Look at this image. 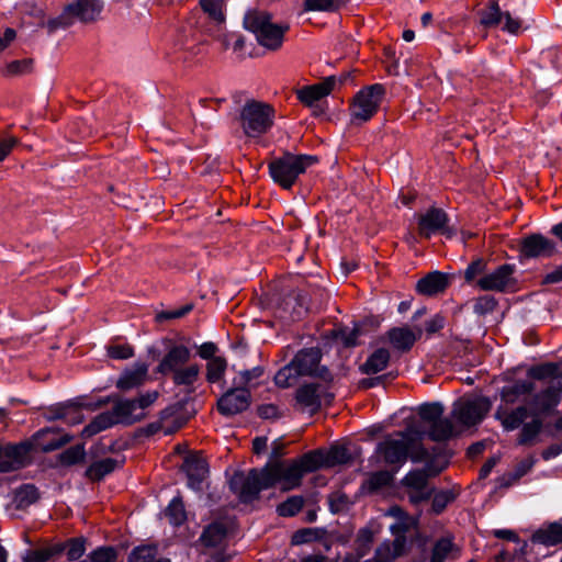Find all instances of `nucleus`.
Listing matches in <instances>:
<instances>
[{
	"mask_svg": "<svg viewBox=\"0 0 562 562\" xmlns=\"http://www.w3.org/2000/svg\"><path fill=\"white\" fill-rule=\"evenodd\" d=\"M528 376L536 380H544L547 378H553L554 381L560 379L558 374V366L555 363H544L540 366L531 367L528 370ZM562 376V374H561Z\"/></svg>",
	"mask_w": 562,
	"mask_h": 562,
	"instance_id": "nucleus-48",
	"label": "nucleus"
},
{
	"mask_svg": "<svg viewBox=\"0 0 562 562\" xmlns=\"http://www.w3.org/2000/svg\"><path fill=\"white\" fill-rule=\"evenodd\" d=\"M148 378V364L136 362L132 368H126L117 379L115 386L123 392L139 387Z\"/></svg>",
	"mask_w": 562,
	"mask_h": 562,
	"instance_id": "nucleus-22",
	"label": "nucleus"
},
{
	"mask_svg": "<svg viewBox=\"0 0 562 562\" xmlns=\"http://www.w3.org/2000/svg\"><path fill=\"white\" fill-rule=\"evenodd\" d=\"M334 394L324 391L317 383H308L300 386L295 393V401L302 408H307L311 414L318 412L323 404L329 405Z\"/></svg>",
	"mask_w": 562,
	"mask_h": 562,
	"instance_id": "nucleus-15",
	"label": "nucleus"
},
{
	"mask_svg": "<svg viewBox=\"0 0 562 562\" xmlns=\"http://www.w3.org/2000/svg\"><path fill=\"white\" fill-rule=\"evenodd\" d=\"M172 382L176 385L192 386L199 379L200 367L198 364H190L188 367H181L171 373Z\"/></svg>",
	"mask_w": 562,
	"mask_h": 562,
	"instance_id": "nucleus-37",
	"label": "nucleus"
},
{
	"mask_svg": "<svg viewBox=\"0 0 562 562\" xmlns=\"http://www.w3.org/2000/svg\"><path fill=\"white\" fill-rule=\"evenodd\" d=\"M72 440V436L68 434H59L56 428H44L36 431L32 440V450L34 448L40 449L42 452H50L57 450Z\"/></svg>",
	"mask_w": 562,
	"mask_h": 562,
	"instance_id": "nucleus-18",
	"label": "nucleus"
},
{
	"mask_svg": "<svg viewBox=\"0 0 562 562\" xmlns=\"http://www.w3.org/2000/svg\"><path fill=\"white\" fill-rule=\"evenodd\" d=\"M531 416L526 405H520L513 411L504 409L499 406L495 412V418L501 420L505 430L512 431L525 424V420Z\"/></svg>",
	"mask_w": 562,
	"mask_h": 562,
	"instance_id": "nucleus-26",
	"label": "nucleus"
},
{
	"mask_svg": "<svg viewBox=\"0 0 562 562\" xmlns=\"http://www.w3.org/2000/svg\"><path fill=\"white\" fill-rule=\"evenodd\" d=\"M303 475L297 460L288 465L281 461H273L261 469H251L247 474L243 471L235 472L229 480V490L241 503L248 504L257 499L262 490L272 487L279 481L284 482L286 490L299 486Z\"/></svg>",
	"mask_w": 562,
	"mask_h": 562,
	"instance_id": "nucleus-1",
	"label": "nucleus"
},
{
	"mask_svg": "<svg viewBox=\"0 0 562 562\" xmlns=\"http://www.w3.org/2000/svg\"><path fill=\"white\" fill-rule=\"evenodd\" d=\"M447 223V213L442 209L431 206L426 213L418 216V233L420 236L429 238Z\"/></svg>",
	"mask_w": 562,
	"mask_h": 562,
	"instance_id": "nucleus-20",
	"label": "nucleus"
},
{
	"mask_svg": "<svg viewBox=\"0 0 562 562\" xmlns=\"http://www.w3.org/2000/svg\"><path fill=\"white\" fill-rule=\"evenodd\" d=\"M296 376L297 375H295L294 369L290 362L277 372L274 375V382L280 387H289L291 385V380Z\"/></svg>",
	"mask_w": 562,
	"mask_h": 562,
	"instance_id": "nucleus-63",
	"label": "nucleus"
},
{
	"mask_svg": "<svg viewBox=\"0 0 562 562\" xmlns=\"http://www.w3.org/2000/svg\"><path fill=\"white\" fill-rule=\"evenodd\" d=\"M390 361V352L385 348H379L373 351L367 361L360 366L364 374H375L386 368Z\"/></svg>",
	"mask_w": 562,
	"mask_h": 562,
	"instance_id": "nucleus-32",
	"label": "nucleus"
},
{
	"mask_svg": "<svg viewBox=\"0 0 562 562\" xmlns=\"http://www.w3.org/2000/svg\"><path fill=\"white\" fill-rule=\"evenodd\" d=\"M322 352L318 348H306L300 350L291 361L295 375H308L323 380L324 382H331L333 375L329 370L319 366Z\"/></svg>",
	"mask_w": 562,
	"mask_h": 562,
	"instance_id": "nucleus-9",
	"label": "nucleus"
},
{
	"mask_svg": "<svg viewBox=\"0 0 562 562\" xmlns=\"http://www.w3.org/2000/svg\"><path fill=\"white\" fill-rule=\"evenodd\" d=\"M497 304H498V302L493 295L485 294V295L479 296L475 300L474 305H473V311L479 316H484L488 313L494 312L495 308L497 307Z\"/></svg>",
	"mask_w": 562,
	"mask_h": 562,
	"instance_id": "nucleus-56",
	"label": "nucleus"
},
{
	"mask_svg": "<svg viewBox=\"0 0 562 562\" xmlns=\"http://www.w3.org/2000/svg\"><path fill=\"white\" fill-rule=\"evenodd\" d=\"M32 442L0 443V473L20 470L31 463Z\"/></svg>",
	"mask_w": 562,
	"mask_h": 562,
	"instance_id": "nucleus-12",
	"label": "nucleus"
},
{
	"mask_svg": "<svg viewBox=\"0 0 562 562\" xmlns=\"http://www.w3.org/2000/svg\"><path fill=\"white\" fill-rule=\"evenodd\" d=\"M304 499L302 496L289 497L285 502L281 503L277 512L282 517H291L297 514L303 507Z\"/></svg>",
	"mask_w": 562,
	"mask_h": 562,
	"instance_id": "nucleus-54",
	"label": "nucleus"
},
{
	"mask_svg": "<svg viewBox=\"0 0 562 562\" xmlns=\"http://www.w3.org/2000/svg\"><path fill=\"white\" fill-rule=\"evenodd\" d=\"M326 530L319 528H304L295 531L292 536L293 544H303L314 540H323Z\"/></svg>",
	"mask_w": 562,
	"mask_h": 562,
	"instance_id": "nucleus-47",
	"label": "nucleus"
},
{
	"mask_svg": "<svg viewBox=\"0 0 562 562\" xmlns=\"http://www.w3.org/2000/svg\"><path fill=\"white\" fill-rule=\"evenodd\" d=\"M318 158L312 155H295L285 151L283 156L269 162V175L281 188L290 190L306 168L316 164Z\"/></svg>",
	"mask_w": 562,
	"mask_h": 562,
	"instance_id": "nucleus-4",
	"label": "nucleus"
},
{
	"mask_svg": "<svg viewBox=\"0 0 562 562\" xmlns=\"http://www.w3.org/2000/svg\"><path fill=\"white\" fill-rule=\"evenodd\" d=\"M337 82L335 76H329L321 83L303 87L296 91L297 99L306 106H314L317 101L328 95Z\"/></svg>",
	"mask_w": 562,
	"mask_h": 562,
	"instance_id": "nucleus-21",
	"label": "nucleus"
},
{
	"mask_svg": "<svg viewBox=\"0 0 562 562\" xmlns=\"http://www.w3.org/2000/svg\"><path fill=\"white\" fill-rule=\"evenodd\" d=\"M80 405L74 401H68L66 403L56 404L47 408L44 413V417L48 422L65 419L70 409L78 411Z\"/></svg>",
	"mask_w": 562,
	"mask_h": 562,
	"instance_id": "nucleus-45",
	"label": "nucleus"
},
{
	"mask_svg": "<svg viewBox=\"0 0 562 562\" xmlns=\"http://www.w3.org/2000/svg\"><path fill=\"white\" fill-rule=\"evenodd\" d=\"M65 551L69 561H77L86 551V539L82 537L71 538L66 543Z\"/></svg>",
	"mask_w": 562,
	"mask_h": 562,
	"instance_id": "nucleus-51",
	"label": "nucleus"
},
{
	"mask_svg": "<svg viewBox=\"0 0 562 562\" xmlns=\"http://www.w3.org/2000/svg\"><path fill=\"white\" fill-rule=\"evenodd\" d=\"M423 329L416 327V331L407 326L393 327L387 331V337L394 349L406 352L412 349L415 341L422 337Z\"/></svg>",
	"mask_w": 562,
	"mask_h": 562,
	"instance_id": "nucleus-24",
	"label": "nucleus"
},
{
	"mask_svg": "<svg viewBox=\"0 0 562 562\" xmlns=\"http://www.w3.org/2000/svg\"><path fill=\"white\" fill-rule=\"evenodd\" d=\"M201 8L205 13L217 22L224 21L222 12V0H200Z\"/></svg>",
	"mask_w": 562,
	"mask_h": 562,
	"instance_id": "nucleus-60",
	"label": "nucleus"
},
{
	"mask_svg": "<svg viewBox=\"0 0 562 562\" xmlns=\"http://www.w3.org/2000/svg\"><path fill=\"white\" fill-rule=\"evenodd\" d=\"M273 117L274 109L256 100H248L240 111L241 127L249 137L267 133L273 124Z\"/></svg>",
	"mask_w": 562,
	"mask_h": 562,
	"instance_id": "nucleus-6",
	"label": "nucleus"
},
{
	"mask_svg": "<svg viewBox=\"0 0 562 562\" xmlns=\"http://www.w3.org/2000/svg\"><path fill=\"white\" fill-rule=\"evenodd\" d=\"M227 369V361L224 357L210 359L206 363V381L209 383H216L221 381Z\"/></svg>",
	"mask_w": 562,
	"mask_h": 562,
	"instance_id": "nucleus-43",
	"label": "nucleus"
},
{
	"mask_svg": "<svg viewBox=\"0 0 562 562\" xmlns=\"http://www.w3.org/2000/svg\"><path fill=\"white\" fill-rule=\"evenodd\" d=\"M160 345L164 347L165 353L155 370L156 373L169 375L190 361L192 355L187 346L178 345L170 338H162Z\"/></svg>",
	"mask_w": 562,
	"mask_h": 562,
	"instance_id": "nucleus-11",
	"label": "nucleus"
},
{
	"mask_svg": "<svg viewBox=\"0 0 562 562\" xmlns=\"http://www.w3.org/2000/svg\"><path fill=\"white\" fill-rule=\"evenodd\" d=\"M33 59L13 60L7 65L5 76H21L32 71Z\"/></svg>",
	"mask_w": 562,
	"mask_h": 562,
	"instance_id": "nucleus-57",
	"label": "nucleus"
},
{
	"mask_svg": "<svg viewBox=\"0 0 562 562\" xmlns=\"http://www.w3.org/2000/svg\"><path fill=\"white\" fill-rule=\"evenodd\" d=\"M351 460L349 449L345 446H333L325 452V467L346 464Z\"/></svg>",
	"mask_w": 562,
	"mask_h": 562,
	"instance_id": "nucleus-41",
	"label": "nucleus"
},
{
	"mask_svg": "<svg viewBox=\"0 0 562 562\" xmlns=\"http://www.w3.org/2000/svg\"><path fill=\"white\" fill-rule=\"evenodd\" d=\"M40 499V493L35 485L23 484L14 491L13 504L16 509H24Z\"/></svg>",
	"mask_w": 562,
	"mask_h": 562,
	"instance_id": "nucleus-34",
	"label": "nucleus"
},
{
	"mask_svg": "<svg viewBox=\"0 0 562 562\" xmlns=\"http://www.w3.org/2000/svg\"><path fill=\"white\" fill-rule=\"evenodd\" d=\"M114 425H117L115 416L111 411L103 412L97 415L81 431L83 438H90L102 430H105Z\"/></svg>",
	"mask_w": 562,
	"mask_h": 562,
	"instance_id": "nucleus-31",
	"label": "nucleus"
},
{
	"mask_svg": "<svg viewBox=\"0 0 562 562\" xmlns=\"http://www.w3.org/2000/svg\"><path fill=\"white\" fill-rule=\"evenodd\" d=\"M251 403L250 391L245 386L233 385L217 400V411L225 417L241 414Z\"/></svg>",
	"mask_w": 562,
	"mask_h": 562,
	"instance_id": "nucleus-13",
	"label": "nucleus"
},
{
	"mask_svg": "<svg viewBox=\"0 0 562 562\" xmlns=\"http://www.w3.org/2000/svg\"><path fill=\"white\" fill-rule=\"evenodd\" d=\"M562 393V376L553 381L546 390L537 393L530 401L531 417L549 415L560 403Z\"/></svg>",
	"mask_w": 562,
	"mask_h": 562,
	"instance_id": "nucleus-16",
	"label": "nucleus"
},
{
	"mask_svg": "<svg viewBox=\"0 0 562 562\" xmlns=\"http://www.w3.org/2000/svg\"><path fill=\"white\" fill-rule=\"evenodd\" d=\"M244 26L256 36L259 45L269 50H278L282 46L284 34L289 30L288 24H276L269 12L257 9L246 12Z\"/></svg>",
	"mask_w": 562,
	"mask_h": 562,
	"instance_id": "nucleus-3",
	"label": "nucleus"
},
{
	"mask_svg": "<svg viewBox=\"0 0 562 562\" xmlns=\"http://www.w3.org/2000/svg\"><path fill=\"white\" fill-rule=\"evenodd\" d=\"M182 468L188 475L189 486L200 491L201 483L209 472L206 461L198 456L190 454L186 457Z\"/></svg>",
	"mask_w": 562,
	"mask_h": 562,
	"instance_id": "nucleus-25",
	"label": "nucleus"
},
{
	"mask_svg": "<svg viewBox=\"0 0 562 562\" xmlns=\"http://www.w3.org/2000/svg\"><path fill=\"white\" fill-rule=\"evenodd\" d=\"M340 0H304L305 11L334 12L340 8Z\"/></svg>",
	"mask_w": 562,
	"mask_h": 562,
	"instance_id": "nucleus-55",
	"label": "nucleus"
},
{
	"mask_svg": "<svg viewBox=\"0 0 562 562\" xmlns=\"http://www.w3.org/2000/svg\"><path fill=\"white\" fill-rule=\"evenodd\" d=\"M536 385L531 381L518 380L512 385L504 386L501 390V398L506 404H514L522 395L533 392Z\"/></svg>",
	"mask_w": 562,
	"mask_h": 562,
	"instance_id": "nucleus-30",
	"label": "nucleus"
},
{
	"mask_svg": "<svg viewBox=\"0 0 562 562\" xmlns=\"http://www.w3.org/2000/svg\"><path fill=\"white\" fill-rule=\"evenodd\" d=\"M487 270V262L483 258L473 260L464 271V279L468 283L473 282L477 276L485 273Z\"/></svg>",
	"mask_w": 562,
	"mask_h": 562,
	"instance_id": "nucleus-59",
	"label": "nucleus"
},
{
	"mask_svg": "<svg viewBox=\"0 0 562 562\" xmlns=\"http://www.w3.org/2000/svg\"><path fill=\"white\" fill-rule=\"evenodd\" d=\"M384 94L385 88L380 83L360 90L355 97L352 117L361 122L369 121L378 111Z\"/></svg>",
	"mask_w": 562,
	"mask_h": 562,
	"instance_id": "nucleus-10",
	"label": "nucleus"
},
{
	"mask_svg": "<svg viewBox=\"0 0 562 562\" xmlns=\"http://www.w3.org/2000/svg\"><path fill=\"white\" fill-rule=\"evenodd\" d=\"M492 402L485 396L459 400L453 403L451 416L462 426L471 427L482 422L490 412Z\"/></svg>",
	"mask_w": 562,
	"mask_h": 562,
	"instance_id": "nucleus-8",
	"label": "nucleus"
},
{
	"mask_svg": "<svg viewBox=\"0 0 562 562\" xmlns=\"http://www.w3.org/2000/svg\"><path fill=\"white\" fill-rule=\"evenodd\" d=\"M108 356L112 359L125 360L134 356V349L130 345H113L106 348Z\"/></svg>",
	"mask_w": 562,
	"mask_h": 562,
	"instance_id": "nucleus-64",
	"label": "nucleus"
},
{
	"mask_svg": "<svg viewBox=\"0 0 562 562\" xmlns=\"http://www.w3.org/2000/svg\"><path fill=\"white\" fill-rule=\"evenodd\" d=\"M101 0H72L66 5L71 18L82 23L94 22L102 11Z\"/></svg>",
	"mask_w": 562,
	"mask_h": 562,
	"instance_id": "nucleus-19",
	"label": "nucleus"
},
{
	"mask_svg": "<svg viewBox=\"0 0 562 562\" xmlns=\"http://www.w3.org/2000/svg\"><path fill=\"white\" fill-rule=\"evenodd\" d=\"M165 515L173 526L182 525L187 519L184 504L181 497H175L165 509Z\"/></svg>",
	"mask_w": 562,
	"mask_h": 562,
	"instance_id": "nucleus-40",
	"label": "nucleus"
},
{
	"mask_svg": "<svg viewBox=\"0 0 562 562\" xmlns=\"http://www.w3.org/2000/svg\"><path fill=\"white\" fill-rule=\"evenodd\" d=\"M192 308H193V304L189 303V304H186L184 306H182L178 310H175V311H161V312L157 313L156 321L158 323H162V322L170 321V319L181 318V317L186 316L188 313H190L192 311Z\"/></svg>",
	"mask_w": 562,
	"mask_h": 562,
	"instance_id": "nucleus-62",
	"label": "nucleus"
},
{
	"mask_svg": "<svg viewBox=\"0 0 562 562\" xmlns=\"http://www.w3.org/2000/svg\"><path fill=\"white\" fill-rule=\"evenodd\" d=\"M304 473L313 472L322 467H325V452L323 450H313L304 453L297 459Z\"/></svg>",
	"mask_w": 562,
	"mask_h": 562,
	"instance_id": "nucleus-39",
	"label": "nucleus"
},
{
	"mask_svg": "<svg viewBox=\"0 0 562 562\" xmlns=\"http://www.w3.org/2000/svg\"><path fill=\"white\" fill-rule=\"evenodd\" d=\"M159 397L158 391H148L134 398H123L115 395L112 412L117 424L134 425L146 417L145 409L151 406Z\"/></svg>",
	"mask_w": 562,
	"mask_h": 562,
	"instance_id": "nucleus-5",
	"label": "nucleus"
},
{
	"mask_svg": "<svg viewBox=\"0 0 562 562\" xmlns=\"http://www.w3.org/2000/svg\"><path fill=\"white\" fill-rule=\"evenodd\" d=\"M74 22V19L71 18L67 8L65 7L63 12L58 16L41 23V26L46 27L48 34H53L60 29L65 30L71 26Z\"/></svg>",
	"mask_w": 562,
	"mask_h": 562,
	"instance_id": "nucleus-46",
	"label": "nucleus"
},
{
	"mask_svg": "<svg viewBox=\"0 0 562 562\" xmlns=\"http://www.w3.org/2000/svg\"><path fill=\"white\" fill-rule=\"evenodd\" d=\"M543 427L542 420L539 417H532L531 422L525 423L521 426L517 443L519 446H532L536 443L538 435Z\"/></svg>",
	"mask_w": 562,
	"mask_h": 562,
	"instance_id": "nucleus-35",
	"label": "nucleus"
},
{
	"mask_svg": "<svg viewBox=\"0 0 562 562\" xmlns=\"http://www.w3.org/2000/svg\"><path fill=\"white\" fill-rule=\"evenodd\" d=\"M449 284L450 278L447 273L432 271L418 280L416 291L425 296H435L442 293Z\"/></svg>",
	"mask_w": 562,
	"mask_h": 562,
	"instance_id": "nucleus-23",
	"label": "nucleus"
},
{
	"mask_svg": "<svg viewBox=\"0 0 562 562\" xmlns=\"http://www.w3.org/2000/svg\"><path fill=\"white\" fill-rule=\"evenodd\" d=\"M519 252L525 258H549L555 255L558 249L552 239L535 233L520 240Z\"/></svg>",
	"mask_w": 562,
	"mask_h": 562,
	"instance_id": "nucleus-17",
	"label": "nucleus"
},
{
	"mask_svg": "<svg viewBox=\"0 0 562 562\" xmlns=\"http://www.w3.org/2000/svg\"><path fill=\"white\" fill-rule=\"evenodd\" d=\"M374 535L370 528L359 529L355 540V552L361 558L366 557L371 550Z\"/></svg>",
	"mask_w": 562,
	"mask_h": 562,
	"instance_id": "nucleus-44",
	"label": "nucleus"
},
{
	"mask_svg": "<svg viewBox=\"0 0 562 562\" xmlns=\"http://www.w3.org/2000/svg\"><path fill=\"white\" fill-rule=\"evenodd\" d=\"M425 431L416 425L408 426L397 432L401 439L386 438L376 447L387 464H403L409 457L413 462H420L428 457L427 449L422 445Z\"/></svg>",
	"mask_w": 562,
	"mask_h": 562,
	"instance_id": "nucleus-2",
	"label": "nucleus"
},
{
	"mask_svg": "<svg viewBox=\"0 0 562 562\" xmlns=\"http://www.w3.org/2000/svg\"><path fill=\"white\" fill-rule=\"evenodd\" d=\"M239 375L237 378H234L233 385L238 386H245L256 379H259L263 374V368L262 367H255L250 370H239Z\"/></svg>",
	"mask_w": 562,
	"mask_h": 562,
	"instance_id": "nucleus-58",
	"label": "nucleus"
},
{
	"mask_svg": "<svg viewBox=\"0 0 562 562\" xmlns=\"http://www.w3.org/2000/svg\"><path fill=\"white\" fill-rule=\"evenodd\" d=\"M454 551L458 549L452 539L442 537L432 547L430 562H445Z\"/></svg>",
	"mask_w": 562,
	"mask_h": 562,
	"instance_id": "nucleus-38",
	"label": "nucleus"
},
{
	"mask_svg": "<svg viewBox=\"0 0 562 562\" xmlns=\"http://www.w3.org/2000/svg\"><path fill=\"white\" fill-rule=\"evenodd\" d=\"M231 522L227 520H217L210 524L201 536V541L206 547L218 546L226 537Z\"/></svg>",
	"mask_w": 562,
	"mask_h": 562,
	"instance_id": "nucleus-29",
	"label": "nucleus"
},
{
	"mask_svg": "<svg viewBox=\"0 0 562 562\" xmlns=\"http://www.w3.org/2000/svg\"><path fill=\"white\" fill-rule=\"evenodd\" d=\"M428 474L426 470H413L406 474L403 479L405 486L412 487L413 490H420L427 487Z\"/></svg>",
	"mask_w": 562,
	"mask_h": 562,
	"instance_id": "nucleus-53",
	"label": "nucleus"
},
{
	"mask_svg": "<svg viewBox=\"0 0 562 562\" xmlns=\"http://www.w3.org/2000/svg\"><path fill=\"white\" fill-rule=\"evenodd\" d=\"M124 463V459L116 458H104L98 459L91 462L86 469L85 476L92 482H100L106 475L121 468Z\"/></svg>",
	"mask_w": 562,
	"mask_h": 562,
	"instance_id": "nucleus-27",
	"label": "nucleus"
},
{
	"mask_svg": "<svg viewBox=\"0 0 562 562\" xmlns=\"http://www.w3.org/2000/svg\"><path fill=\"white\" fill-rule=\"evenodd\" d=\"M503 13L501 11L499 4L497 2H492L488 5L487 11H481V20L480 23L485 27H492L499 24L503 19Z\"/></svg>",
	"mask_w": 562,
	"mask_h": 562,
	"instance_id": "nucleus-50",
	"label": "nucleus"
},
{
	"mask_svg": "<svg viewBox=\"0 0 562 562\" xmlns=\"http://www.w3.org/2000/svg\"><path fill=\"white\" fill-rule=\"evenodd\" d=\"M533 543L552 547L562 543V524L551 522L544 528L538 529L532 536Z\"/></svg>",
	"mask_w": 562,
	"mask_h": 562,
	"instance_id": "nucleus-28",
	"label": "nucleus"
},
{
	"mask_svg": "<svg viewBox=\"0 0 562 562\" xmlns=\"http://www.w3.org/2000/svg\"><path fill=\"white\" fill-rule=\"evenodd\" d=\"M445 407L440 402L425 403L418 407V416L429 424V429L424 430L432 441L441 442L450 439L454 434L451 419L443 418Z\"/></svg>",
	"mask_w": 562,
	"mask_h": 562,
	"instance_id": "nucleus-7",
	"label": "nucleus"
},
{
	"mask_svg": "<svg viewBox=\"0 0 562 562\" xmlns=\"http://www.w3.org/2000/svg\"><path fill=\"white\" fill-rule=\"evenodd\" d=\"M417 525V519L407 514L403 515L394 524L391 525L390 529L392 533H406L414 529Z\"/></svg>",
	"mask_w": 562,
	"mask_h": 562,
	"instance_id": "nucleus-61",
	"label": "nucleus"
},
{
	"mask_svg": "<svg viewBox=\"0 0 562 562\" xmlns=\"http://www.w3.org/2000/svg\"><path fill=\"white\" fill-rule=\"evenodd\" d=\"M360 334V327L357 324H355L352 329H349L348 327H339L334 330L335 338L339 339L342 345L348 348L355 347L358 344L357 339Z\"/></svg>",
	"mask_w": 562,
	"mask_h": 562,
	"instance_id": "nucleus-52",
	"label": "nucleus"
},
{
	"mask_svg": "<svg viewBox=\"0 0 562 562\" xmlns=\"http://www.w3.org/2000/svg\"><path fill=\"white\" fill-rule=\"evenodd\" d=\"M65 551V546L61 543H55L49 547L29 550L23 557L24 562H47L59 557Z\"/></svg>",
	"mask_w": 562,
	"mask_h": 562,
	"instance_id": "nucleus-33",
	"label": "nucleus"
},
{
	"mask_svg": "<svg viewBox=\"0 0 562 562\" xmlns=\"http://www.w3.org/2000/svg\"><path fill=\"white\" fill-rule=\"evenodd\" d=\"M393 475L389 471H378L372 473L368 480L364 481L362 487L369 493H374L380 488L391 484Z\"/></svg>",
	"mask_w": 562,
	"mask_h": 562,
	"instance_id": "nucleus-42",
	"label": "nucleus"
},
{
	"mask_svg": "<svg viewBox=\"0 0 562 562\" xmlns=\"http://www.w3.org/2000/svg\"><path fill=\"white\" fill-rule=\"evenodd\" d=\"M87 452L85 445H76L67 448L57 456L58 464L61 467H72L85 462Z\"/></svg>",
	"mask_w": 562,
	"mask_h": 562,
	"instance_id": "nucleus-36",
	"label": "nucleus"
},
{
	"mask_svg": "<svg viewBox=\"0 0 562 562\" xmlns=\"http://www.w3.org/2000/svg\"><path fill=\"white\" fill-rule=\"evenodd\" d=\"M157 553L156 546H139L131 551L128 562H154Z\"/></svg>",
	"mask_w": 562,
	"mask_h": 562,
	"instance_id": "nucleus-49",
	"label": "nucleus"
},
{
	"mask_svg": "<svg viewBox=\"0 0 562 562\" xmlns=\"http://www.w3.org/2000/svg\"><path fill=\"white\" fill-rule=\"evenodd\" d=\"M515 270L514 265L504 263L481 277L476 281V286L482 291L506 292L514 289L517 283L514 277Z\"/></svg>",
	"mask_w": 562,
	"mask_h": 562,
	"instance_id": "nucleus-14",
	"label": "nucleus"
}]
</instances>
